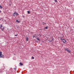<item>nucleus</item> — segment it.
<instances>
[{"mask_svg": "<svg viewBox=\"0 0 74 74\" xmlns=\"http://www.w3.org/2000/svg\"><path fill=\"white\" fill-rule=\"evenodd\" d=\"M18 15V14L17 12H15V13H14V14H13V15L14 16H15V15L16 16H17Z\"/></svg>", "mask_w": 74, "mask_h": 74, "instance_id": "f257e3e1", "label": "nucleus"}, {"mask_svg": "<svg viewBox=\"0 0 74 74\" xmlns=\"http://www.w3.org/2000/svg\"><path fill=\"white\" fill-rule=\"evenodd\" d=\"M3 58V55L2 54V52H0V58Z\"/></svg>", "mask_w": 74, "mask_h": 74, "instance_id": "f03ea898", "label": "nucleus"}, {"mask_svg": "<svg viewBox=\"0 0 74 74\" xmlns=\"http://www.w3.org/2000/svg\"><path fill=\"white\" fill-rule=\"evenodd\" d=\"M61 40L63 42V43H64V44H65V43L66 42V40H65V39L61 38Z\"/></svg>", "mask_w": 74, "mask_h": 74, "instance_id": "7ed1b4c3", "label": "nucleus"}, {"mask_svg": "<svg viewBox=\"0 0 74 74\" xmlns=\"http://www.w3.org/2000/svg\"><path fill=\"white\" fill-rule=\"evenodd\" d=\"M26 40H27L26 42H27V41H28V40H29V38H28V37H27V38H26Z\"/></svg>", "mask_w": 74, "mask_h": 74, "instance_id": "20e7f679", "label": "nucleus"}, {"mask_svg": "<svg viewBox=\"0 0 74 74\" xmlns=\"http://www.w3.org/2000/svg\"><path fill=\"white\" fill-rule=\"evenodd\" d=\"M20 64L21 65V66H22L23 65V64L21 62L20 63Z\"/></svg>", "mask_w": 74, "mask_h": 74, "instance_id": "39448f33", "label": "nucleus"}, {"mask_svg": "<svg viewBox=\"0 0 74 74\" xmlns=\"http://www.w3.org/2000/svg\"><path fill=\"white\" fill-rule=\"evenodd\" d=\"M4 28H5L4 27H3L2 29H1L2 31H3V30H4Z\"/></svg>", "mask_w": 74, "mask_h": 74, "instance_id": "423d86ee", "label": "nucleus"}, {"mask_svg": "<svg viewBox=\"0 0 74 74\" xmlns=\"http://www.w3.org/2000/svg\"><path fill=\"white\" fill-rule=\"evenodd\" d=\"M2 26H3V25H1V26H0V28H1V27H2Z\"/></svg>", "mask_w": 74, "mask_h": 74, "instance_id": "0eeeda50", "label": "nucleus"}, {"mask_svg": "<svg viewBox=\"0 0 74 74\" xmlns=\"http://www.w3.org/2000/svg\"><path fill=\"white\" fill-rule=\"evenodd\" d=\"M37 40H38V41H40V39H39V38H37Z\"/></svg>", "mask_w": 74, "mask_h": 74, "instance_id": "6e6552de", "label": "nucleus"}, {"mask_svg": "<svg viewBox=\"0 0 74 74\" xmlns=\"http://www.w3.org/2000/svg\"><path fill=\"white\" fill-rule=\"evenodd\" d=\"M65 51H67V50H68V49H65Z\"/></svg>", "mask_w": 74, "mask_h": 74, "instance_id": "1a4fd4ad", "label": "nucleus"}, {"mask_svg": "<svg viewBox=\"0 0 74 74\" xmlns=\"http://www.w3.org/2000/svg\"><path fill=\"white\" fill-rule=\"evenodd\" d=\"M0 7L1 9H2V8H2V6H1V5H0Z\"/></svg>", "mask_w": 74, "mask_h": 74, "instance_id": "9d476101", "label": "nucleus"}, {"mask_svg": "<svg viewBox=\"0 0 74 74\" xmlns=\"http://www.w3.org/2000/svg\"><path fill=\"white\" fill-rule=\"evenodd\" d=\"M67 51L68 52H70V51L69 50H67Z\"/></svg>", "mask_w": 74, "mask_h": 74, "instance_id": "9b49d317", "label": "nucleus"}, {"mask_svg": "<svg viewBox=\"0 0 74 74\" xmlns=\"http://www.w3.org/2000/svg\"><path fill=\"white\" fill-rule=\"evenodd\" d=\"M16 22H18V23H19V22H20L19 21H18V20H16Z\"/></svg>", "mask_w": 74, "mask_h": 74, "instance_id": "f8f14e48", "label": "nucleus"}, {"mask_svg": "<svg viewBox=\"0 0 74 74\" xmlns=\"http://www.w3.org/2000/svg\"><path fill=\"white\" fill-rule=\"evenodd\" d=\"M45 24H46V23H45L43 22V25H45Z\"/></svg>", "mask_w": 74, "mask_h": 74, "instance_id": "ddd939ff", "label": "nucleus"}, {"mask_svg": "<svg viewBox=\"0 0 74 74\" xmlns=\"http://www.w3.org/2000/svg\"><path fill=\"white\" fill-rule=\"evenodd\" d=\"M45 29H48V27H45Z\"/></svg>", "mask_w": 74, "mask_h": 74, "instance_id": "4468645a", "label": "nucleus"}, {"mask_svg": "<svg viewBox=\"0 0 74 74\" xmlns=\"http://www.w3.org/2000/svg\"><path fill=\"white\" fill-rule=\"evenodd\" d=\"M27 12H28V14H30V12L29 11H27Z\"/></svg>", "mask_w": 74, "mask_h": 74, "instance_id": "2eb2a0df", "label": "nucleus"}, {"mask_svg": "<svg viewBox=\"0 0 74 74\" xmlns=\"http://www.w3.org/2000/svg\"><path fill=\"white\" fill-rule=\"evenodd\" d=\"M32 59H34V57H32Z\"/></svg>", "mask_w": 74, "mask_h": 74, "instance_id": "dca6fc26", "label": "nucleus"}, {"mask_svg": "<svg viewBox=\"0 0 74 74\" xmlns=\"http://www.w3.org/2000/svg\"><path fill=\"white\" fill-rule=\"evenodd\" d=\"M54 1L55 2H57V0H55Z\"/></svg>", "mask_w": 74, "mask_h": 74, "instance_id": "f3484780", "label": "nucleus"}, {"mask_svg": "<svg viewBox=\"0 0 74 74\" xmlns=\"http://www.w3.org/2000/svg\"><path fill=\"white\" fill-rule=\"evenodd\" d=\"M11 4H9V5H10V6H11Z\"/></svg>", "mask_w": 74, "mask_h": 74, "instance_id": "a211bd4d", "label": "nucleus"}, {"mask_svg": "<svg viewBox=\"0 0 74 74\" xmlns=\"http://www.w3.org/2000/svg\"><path fill=\"white\" fill-rule=\"evenodd\" d=\"M15 36H16V37H17V35H15Z\"/></svg>", "mask_w": 74, "mask_h": 74, "instance_id": "6ab92c4d", "label": "nucleus"}, {"mask_svg": "<svg viewBox=\"0 0 74 74\" xmlns=\"http://www.w3.org/2000/svg\"><path fill=\"white\" fill-rule=\"evenodd\" d=\"M0 12H1V10H0Z\"/></svg>", "mask_w": 74, "mask_h": 74, "instance_id": "aec40b11", "label": "nucleus"}, {"mask_svg": "<svg viewBox=\"0 0 74 74\" xmlns=\"http://www.w3.org/2000/svg\"><path fill=\"white\" fill-rule=\"evenodd\" d=\"M47 27H48V26H47Z\"/></svg>", "mask_w": 74, "mask_h": 74, "instance_id": "412c9836", "label": "nucleus"}, {"mask_svg": "<svg viewBox=\"0 0 74 74\" xmlns=\"http://www.w3.org/2000/svg\"><path fill=\"white\" fill-rule=\"evenodd\" d=\"M0 20H1V19H0Z\"/></svg>", "mask_w": 74, "mask_h": 74, "instance_id": "4be33fe9", "label": "nucleus"}]
</instances>
